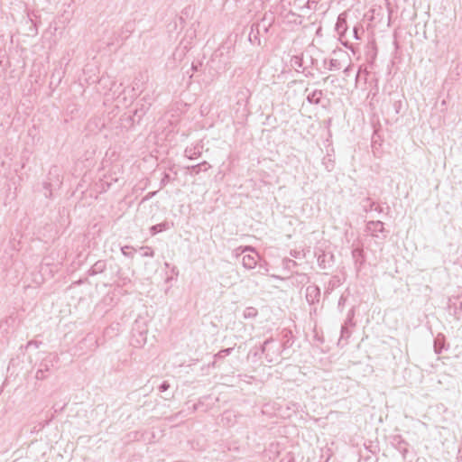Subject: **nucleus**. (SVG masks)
<instances>
[{"mask_svg": "<svg viewBox=\"0 0 462 462\" xmlns=\"http://www.w3.org/2000/svg\"><path fill=\"white\" fill-rule=\"evenodd\" d=\"M134 31V23L126 22L121 27L105 29L102 41L107 47H120L131 36Z\"/></svg>", "mask_w": 462, "mask_h": 462, "instance_id": "obj_1", "label": "nucleus"}, {"mask_svg": "<svg viewBox=\"0 0 462 462\" xmlns=\"http://www.w3.org/2000/svg\"><path fill=\"white\" fill-rule=\"evenodd\" d=\"M99 346L98 338L94 333H88L79 342L69 349L74 356H82L88 352L96 350Z\"/></svg>", "mask_w": 462, "mask_h": 462, "instance_id": "obj_2", "label": "nucleus"}, {"mask_svg": "<svg viewBox=\"0 0 462 462\" xmlns=\"http://www.w3.org/2000/svg\"><path fill=\"white\" fill-rule=\"evenodd\" d=\"M261 354L268 363H273L279 359L282 353V346L273 338L269 337L260 346Z\"/></svg>", "mask_w": 462, "mask_h": 462, "instance_id": "obj_3", "label": "nucleus"}, {"mask_svg": "<svg viewBox=\"0 0 462 462\" xmlns=\"http://www.w3.org/2000/svg\"><path fill=\"white\" fill-rule=\"evenodd\" d=\"M250 97H251V92L245 87L239 88L236 94V113L239 114V117L241 119L246 118L249 115L248 101H249Z\"/></svg>", "mask_w": 462, "mask_h": 462, "instance_id": "obj_4", "label": "nucleus"}, {"mask_svg": "<svg viewBox=\"0 0 462 462\" xmlns=\"http://www.w3.org/2000/svg\"><path fill=\"white\" fill-rule=\"evenodd\" d=\"M154 101V97L152 94H145L137 104V107L134 109L133 116H129V120L132 121V124L137 123L139 124L142 117L146 114V112L151 107L152 102Z\"/></svg>", "mask_w": 462, "mask_h": 462, "instance_id": "obj_5", "label": "nucleus"}, {"mask_svg": "<svg viewBox=\"0 0 462 462\" xmlns=\"http://www.w3.org/2000/svg\"><path fill=\"white\" fill-rule=\"evenodd\" d=\"M365 231L371 236L382 240H384L389 233L384 227V223L380 220L368 221L365 225Z\"/></svg>", "mask_w": 462, "mask_h": 462, "instance_id": "obj_6", "label": "nucleus"}, {"mask_svg": "<svg viewBox=\"0 0 462 462\" xmlns=\"http://www.w3.org/2000/svg\"><path fill=\"white\" fill-rule=\"evenodd\" d=\"M315 255L317 257L318 265L320 269H330L335 264L336 259L332 252H325L319 249L315 252Z\"/></svg>", "mask_w": 462, "mask_h": 462, "instance_id": "obj_7", "label": "nucleus"}, {"mask_svg": "<svg viewBox=\"0 0 462 462\" xmlns=\"http://www.w3.org/2000/svg\"><path fill=\"white\" fill-rule=\"evenodd\" d=\"M245 251H251L253 254H245L242 258V264L245 269L251 270L257 265V263H258L257 259L259 258V254L251 246H246L243 250V253Z\"/></svg>", "mask_w": 462, "mask_h": 462, "instance_id": "obj_8", "label": "nucleus"}, {"mask_svg": "<svg viewBox=\"0 0 462 462\" xmlns=\"http://www.w3.org/2000/svg\"><path fill=\"white\" fill-rule=\"evenodd\" d=\"M391 444L402 454L403 460H406L409 452L408 442L401 435H393L391 437Z\"/></svg>", "mask_w": 462, "mask_h": 462, "instance_id": "obj_9", "label": "nucleus"}, {"mask_svg": "<svg viewBox=\"0 0 462 462\" xmlns=\"http://www.w3.org/2000/svg\"><path fill=\"white\" fill-rule=\"evenodd\" d=\"M377 57V46L374 39H371L365 47V61L373 65Z\"/></svg>", "mask_w": 462, "mask_h": 462, "instance_id": "obj_10", "label": "nucleus"}, {"mask_svg": "<svg viewBox=\"0 0 462 462\" xmlns=\"http://www.w3.org/2000/svg\"><path fill=\"white\" fill-rule=\"evenodd\" d=\"M351 255L354 261L356 272V273H358L362 270V267L365 263V256L363 248H354L351 252Z\"/></svg>", "mask_w": 462, "mask_h": 462, "instance_id": "obj_11", "label": "nucleus"}, {"mask_svg": "<svg viewBox=\"0 0 462 462\" xmlns=\"http://www.w3.org/2000/svg\"><path fill=\"white\" fill-rule=\"evenodd\" d=\"M305 297L310 305H314L315 303H318L320 298L319 287L316 284L307 286Z\"/></svg>", "mask_w": 462, "mask_h": 462, "instance_id": "obj_12", "label": "nucleus"}, {"mask_svg": "<svg viewBox=\"0 0 462 462\" xmlns=\"http://www.w3.org/2000/svg\"><path fill=\"white\" fill-rule=\"evenodd\" d=\"M347 14L346 12L341 13L337 20L335 30L339 37V41H342V38L345 37L346 31L348 29L346 23Z\"/></svg>", "mask_w": 462, "mask_h": 462, "instance_id": "obj_13", "label": "nucleus"}, {"mask_svg": "<svg viewBox=\"0 0 462 462\" xmlns=\"http://www.w3.org/2000/svg\"><path fill=\"white\" fill-rule=\"evenodd\" d=\"M275 21V16L273 13H266L264 14L263 17L261 19V21L254 23L258 27L261 29V31L263 33H268L271 26L273 24Z\"/></svg>", "mask_w": 462, "mask_h": 462, "instance_id": "obj_14", "label": "nucleus"}, {"mask_svg": "<svg viewBox=\"0 0 462 462\" xmlns=\"http://www.w3.org/2000/svg\"><path fill=\"white\" fill-rule=\"evenodd\" d=\"M203 151V144L199 142L192 146H188L185 151L184 154L187 158L189 160H195L201 156Z\"/></svg>", "mask_w": 462, "mask_h": 462, "instance_id": "obj_15", "label": "nucleus"}, {"mask_svg": "<svg viewBox=\"0 0 462 462\" xmlns=\"http://www.w3.org/2000/svg\"><path fill=\"white\" fill-rule=\"evenodd\" d=\"M293 335L291 330L284 328L282 331V343L280 346H282V350H286L292 346L294 343Z\"/></svg>", "mask_w": 462, "mask_h": 462, "instance_id": "obj_16", "label": "nucleus"}, {"mask_svg": "<svg viewBox=\"0 0 462 462\" xmlns=\"http://www.w3.org/2000/svg\"><path fill=\"white\" fill-rule=\"evenodd\" d=\"M146 330H136L133 328L132 344L136 347L143 346L146 342Z\"/></svg>", "mask_w": 462, "mask_h": 462, "instance_id": "obj_17", "label": "nucleus"}, {"mask_svg": "<svg viewBox=\"0 0 462 462\" xmlns=\"http://www.w3.org/2000/svg\"><path fill=\"white\" fill-rule=\"evenodd\" d=\"M434 352L436 354H441L443 350L447 349L446 337L442 333H439L434 338L433 342Z\"/></svg>", "mask_w": 462, "mask_h": 462, "instance_id": "obj_18", "label": "nucleus"}, {"mask_svg": "<svg viewBox=\"0 0 462 462\" xmlns=\"http://www.w3.org/2000/svg\"><path fill=\"white\" fill-rule=\"evenodd\" d=\"M262 31L254 23L251 25L248 40L252 44L261 45L260 34Z\"/></svg>", "mask_w": 462, "mask_h": 462, "instance_id": "obj_19", "label": "nucleus"}, {"mask_svg": "<svg viewBox=\"0 0 462 462\" xmlns=\"http://www.w3.org/2000/svg\"><path fill=\"white\" fill-rule=\"evenodd\" d=\"M73 5L74 2L72 0H70L68 4H64V6L67 5V7L63 10L61 15H60V18H62V21L60 20V23H69L71 20L74 14Z\"/></svg>", "mask_w": 462, "mask_h": 462, "instance_id": "obj_20", "label": "nucleus"}, {"mask_svg": "<svg viewBox=\"0 0 462 462\" xmlns=\"http://www.w3.org/2000/svg\"><path fill=\"white\" fill-rule=\"evenodd\" d=\"M51 368L47 360L41 363L39 369L36 372V378L38 380H44L49 376Z\"/></svg>", "mask_w": 462, "mask_h": 462, "instance_id": "obj_21", "label": "nucleus"}, {"mask_svg": "<svg viewBox=\"0 0 462 462\" xmlns=\"http://www.w3.org/2000/svg\"><path fill=\"white\" fill-rule=\"evenodd\" d=\"M106 268V262L105 260L97 261L88 270L89 275H96L102 273Z\"/></svg>", "mask_w": 462, "mask_h": 462, "instance_id": "obj_22", "label": "nucleus"}, {"mask_svg": "<svg viewBox=\"0 0 462 462\" xmlns=\"http://www.w3.org/2000/svg\"><path fill=\"white\" fill-rule=\"evenodd\" d=\"M322 97L323 91L320 89H315L307 96L306 99L310 104L319 105L320 104Z\"/></svg>", "mask_w": 462, "mask_h": 462, "instance_id": "obj_23", "label": "nucleus"}, {"mask_svg": "<svg viewBox=\"0 0 462 462\" xmlns=\"http://www.w3.org/2000/svg\"><path fill=\"white\" fill-rule=\"evenodd\" d=\"M233 351L234 347H227L219 350L217 354L214 355V361L209 364L208 366L215 367L217 360L225 358L226 356L231 355Z\"/></svg>", "mask_w": 462, "mask_h": 462, "instance_id": "obj_24", "label": "nucleus"}, {"mask_svg": "<svg viewBox=\"0 0 462 462\" xmlns=\"http://www.w3.org/2000/svg\"><path fill=\"white\" fill-rule=\"evenodd\" d=\"M172 226H173V224H171V223L165 221V222L152 226L150 228V232L152 235H156L158 233H161L162 231L170 229Z\"/></svg>", "mask_w": 462, "mask_h": 462, "instance_id": "obj_25", "label": "nucleus"}, {"mask_svg": "<svg viewBox=\"0 0 462 462\" xmlns=\"http://www.w3.org/2000/svg\"><path fill=\"white\" fill-rule=\"evenodd\" d=\"M210 167L211 166L209 165V163L208 162L204 161L199 164L192 165V166L189 167L188 169H189L191 171V173L199 174L200 171H208Z\"/></svg>", "mask_w": 462, "mask_h": 462, "instance_id": "obj_26", "label": "nucleus"}, {"mask_svg": "<svg viewBox=\"0 0 462 462\" xmlns=\"http://www.w3.org/2000/svg\"><path fill=\"white\" fill-rule=\"evenodd\" d=\"M360 205L362 207V209L365 212H369L374 209V207L375 206V202L373 201L369 197H366L362 199V201L360 202Z\"/></svg>", "mask_w": 462, "mask_h": 462, "instance_id": "obj_27", "label": "nucleus"}, {"mask_svg": "<svg viewBox=\"0 0 462 462\" xmlns=\"http://www.w3.org/2000/svg\"><path fill=\"white\" fill-rule=\"evenodd\" d=\"M51 263L49 261V258H44L42 264L40 272L42 275H45L46 273L51 274L53 276L52 273L54 272L52 268H51Z\"/></svg>", "mask_w": 462, "mask_h": 462, "instance_id": "obj_28", "label": "nucleus"}, {"mask_svg": "<svg viewBox=\"0 0 462 462\" xmlns=\"http://www.w3.org/2000/svg\"><path fill=\"white\" fill-rule=\"evenodd\" d=\"M291 62L297 71H299L298 69L303 68V57L301 55L292 56Z\"/></svg>", "mask_w": 462, "mask_h": 462, "instance_id": "obj_29", "label": "nucleus"}, {"mask_svg": "<svg viewBox=\"0 0 462 462\" xmlns=\"http://www.w3.org/2000/svg\"><path fill=\"white\" fill-rule=\"evenodd\" d=\"M194 13V7L191 5L186 6L182 11L181 14L180 16V23H184L187 18H189V15L193 14Z\"/></svg>", "mask_w": 462, "mask_h": 462, "instance_id": "obj_30", "label": "nucleus"}, {"mask_svg": "<svg viewBox=\"0 0 462 462\" xmlns=\"http://www.w3.org/2000/svg\"><path fill=\"white\" fill-rule=\"evenodd\" d=\"M258 315V310L254 307H247L244 310L243 317L245 319H254Z\"/></svg>", "mask_w": 462, "mask_h": 462, "instance_id": "obj_31", "label": "nucleus"}, {"mask_svg": "<svg viewBox=\"0 0 462 462\" xmlns=\"http://www.w3.org/2000/svg\"><path fill=\"white\" fill-rule=\"evenodd\" d=\"M342 68V63L338 59H331L327 69L328 70H337Z\"/></svg>", "mask_w": 462, "mask_h": 462, "instance_id": "obj_32", "label": "nucleus"}, {"mask_svg": "<svg viewBox=\"0 0 462 462\" xmlns=\"http://www.w3.org/2000/svg\"><path fill=\"white\" fill-rule=\"evenodd\" d=\"M51 183L49 181H44L42 183V189H43V195L45 198H51L52 197V189H51Z\"/></svg>", "mask_w": 462, "mask_h": 462, "instance_id": "obj_33", "label": "nucleus"}, {"mask_svg": "<svg viewBox=\"0 0 462 462\" xmlns=\"http://www.w3.org/2000/svg\"><path fill=\"white\" fill-rule=\"evenodd\" d=\"M122 254L129 258H133L135 253V250L129 245H125L121 248Z\"/></svg>", "mask_w": 462, "mask_h": 462, "instance_id": "obj_34", "label": "nucleus"}, {"mask_svg": "<svg viewBox=\"0 0 462 462\" xmlns=\"http://www.w3.org/2000/svg\"><path fill=\"white\" fill-rule=\"evenodd\" d=\"M282 265L287 270H292L293 268H295L298 265V263L294 260H291L289 258H284L282 260Z\"/></svg>", "mask_w": 462, "mask_h": 462, "instance_id": "obj_35", "label": "nucleus"}, {"mask_svg": "<svg viewBox=\"0 0 462 462\" xmlns=\"http://www.w3.org/2000/svg\"><path fill=\"white\" fill-rule=\"evenodd\" d=\"M365 32V30L362 25H356L353 28V36L356 40L361 39V34Z\"/></svg>", "mask_w": 462, "mask_h": 462, "instance_id": "obj_36", "label": "nucleus"}, {"mask_svg": "<svg viewBox=\"0 0 462 462\" xmlns=\"http://www.w3.org/2000/svg\"><path fill=\"white\" fill-rule=\"evenodd\" d=\"M354 317H355V307H352L347 312L345 324H347L349 326H354L355 325V323L353 322Z\"/></svg>", "mask_w": 462, "mask_h": 462, "instance_id": "obj_37", "label": "nucleus"}, {"mask_svg": "<svg viewBox=\"0 0 462 462\" xmlns=\"http://www.w3.org/2000/svg\"><path fill=\"white\" fill-rule=\"evenodd\" d=\"M102 181H103L102 188L105 189V186H106V189H109L110 186L112 185V182L117 181V179L113 178L112 176H105V179Z\"/></svg>", "mask_w": 462, "mask_h": 462, "instance_id": "obj_38", "label": "nucleus"}, {"mask_svg": "<svg viewBox=\"0 0 462 462\" xmlns=\"http://www.w3.org/2000/svg\"><path fill=\"white\" fill-rule=\"evenodd\" d=\"M141 250L143 251L142 255L143 257H153L154 256V251L149 246H143V247H141Z\"/></svg>", "mask_w": 462, "mask_h": 462, "instance_id": "obj_39", "label": "nucleus"}, {"mask_svg": "<svg viewBox=\"0 0 462 462\" xmlns=\"http://www.w3.org/2000/svg\"><path fill=\"white\" fill-rule=\"evenodd\" d=\"M171 180L172 179L171 178L170 174L164 172L160 182V189L165 187Z\"/></svg>", "mask_w": 462, "mask_h": 462, "instance_id": "obj_40", "label": "nucleus"}, {"mask_svg": "<svg viewBox=\"0 0 462 462\" xmlns=\"http://www.w3.org/2000/svg\"><path fill=\"white\" fill-rule=\"evenodd\" d=\"M79 109L76 105H71L67 107L66 113L70 115V119L74 118V114H78Z\"/></svg>", "mask_w": 462, "mask_h": 462, "instance_id": "obj_41", "label": "nucleus"}, {"mask_svg": "<svg viewBox=\"0 0 462 462\" xmlns=\"http://www.w3.org/2000/svg\"><path fill=\"white\" fill-rule=\"evenodd\" d=\"M393 107L394 110L395 115H399L401 112V109L402 107V100H395L393 104Z\"/></svg>", "mask_w": 462, "mask_h": 462, "instance_id": "obj_42", "label": "nucleus"}, {"mask_svg": "<svg viewBox=\"0 0 462 462\" xmlns=\"http://www.w3.org/2000/svg\"><path fill=\"white\" fill-rule=\"evenodd\" d=\"M346 302V296H345L344 294H342L338 300V303H337V308L339 310V311H342L343 310V308L345 306Z\"/></svg>", "mask_w": 462, "mask_h": 462, "instance_id": "obj_43", "label": "nucleus"}, {"mask_svg": "<svg viewBox=\"0 0 462 462\" xmlns=\"http://www.w3.org/2000/svg\"><path fill=\"white\" fill-rule=\"evenodd\" d=\"M348 326L347 324H345L341 327V337H348L350 336V331L348 330Z\"/></svg>", "mask_w": 462, "mask_h": 462, "instance_id": "obj_44", "label": "nucleus"}, {"mask_svg": "<svg viewBox=\"0 0 462 462\" xmlns=\"http://www.w3.org/2000/svg\"><path fill=\"white\" fill-rule=\"evenodd\" d=\"M169 388H170V383L167 381H163L159 385V391L162 393L166 392Z\"/></svg>", "mask_w": 462, "mask_h": 462, "instance_id": "obj_45", "label": "nucleus"}, {"mask_svg": "<svg viewBox=\"0 0 462 462\" xmlns=\"http://www.w3.org/2000/svg\"><path fill=\"white\" fill-rule=\"evenodd\" d=\"M290 255L294 258H301V257L305 256L304 254H301L300 251H297V250H291Z\"/></svg>", "mask_w": 462, "mask_h": 462, "instance_id": "obj_46", "label": "nucleus"}, {"mask_svg": "<svg viewBox=\"0 0 462 462\" xmlns=\"http://www.w3.org/2000/svg\"><path fill=\"white\" fill-rule=\"evenodd\" d=\"M340 284V280L338 276H334L333 279L329 282V286L334 288L335 286Z\"/></svg>", "mask_w": 462, "mask_h": 462, "instance_id": "obj_47", "label": "nucleus"}, {"mask_svg": "<svg viewBox=\"0 0 462 462\" xmlns=\"http://www.w3.org/2000/svg\"><path fill=\"white\" fill-rule=\"evenodd\" d=\"M340 42H341V43H342L345 47H346V48L350 49V50H351V51H352L354 54L356 53V49H355V47H354L353 45H350V44H349V42H348V41H344V38H342V41H340Z\"/></svg>", "mask_w": 462, "mask_h": 462, "instance_id": "obj_48", "label": "nucleus"}, {"mask_svg": "<svg viewBox=\"0 0 462 462\" xmlns=\"http://www.w3.org/2000/svg\"><path fill=\"white\" fill-rule=\"evenodd\" d=\"M157 193V191H151V192H148L145 197L143 199V201H145V200H149L151 199L152 198H153L155 196V194Z\"/></svg>", "mask_w": 462, "mask_h": 462, "instance_id": "obj_49", "label": "nucleus"}, {"mask_svg": "<svg viewBox=\"0 0 462 462\" xmlns=\"http://www.w3.org/2000/svg\"><path fill=\"white\" fill-rule=\"evenodd\" d=\"M182 413H183V411H179V412H177L176 414H174V415H172V416H170V417L166 418V420L171 422V421H173L176 418H178V417L181 416V415H182Z\"/></svg>", "mask_w": 462, "mask_h": 462, "instance_id": "obj_50", "label": "nucleus"}, {"mask_svg": "<svg viewBox=\"0 0 462 462\" xmlns=\"http://www.w3.org/2000/svg\"><path fill=\"white\" fill-rule=\"evenodd\" d=\"M259 265V268L260 269H263L264 272H268V269H267V263L266 262H263V263H257Z\"/></svg>", "mask_w": 462, "mask_h": 462, "instance_id": "obj_51", "label": "nucleus"}, {"mask_svg": "<svg viewBox=\"0 0 462 462\" xmlns=\"http://www.w3.org/2000/svg\"><path fill=\"white\" fill-rule=\"evenodd\" d=\"M250 355H253V356L254 357H259L261 354V351H260V348L257 349L256 351L253 352V350L250 351Z\"/></svg>", "mask_w": 462, "mask_h": 462, "instance_id": "obj_52", "label": "nucleus"}, {"mask_svg": "<svg viewBox=\"0 0 462 462\" xmlns=\"http://www.w3.org/2000/svg\"><path fill=\"white\" fill-rule=\"evenodd\" d=\"M351 69H352V65H351V64H349L347 67H346V68H345V69H344V71H343V72H344V74H346V76H348V75H349V73H350V71H351Z\"/></svg>", "mask_w": 462, "mask_h": 462, "instance_id": "obj_53", "label": "nucleus"}, {"mask_svg": "<svg viewBox=\"0 0 462 462\" xmlns=\"http://www.w3.org/2000/svg\"><path fill=\"white\" fill-rule=\"evenodd\" d=\"M135 89H139V83L137 81V79H135V80L134 81L133 91H134Z\"/></svg>", "mask_w": 462, "mask_h": 462, "instance_id": "obj_54", "label": "nucleus"}, {"mask_svg": "<svg viewBox=\"0 0 462 462\" xmlns=\"http://www.w3.org/2000/svg\"><path fill=\"white\" fill-rule=\"evenodd\" d=\"M373 210H374V211H376L378 213H382L383 212V208L380 207V206H374Z\"/></svg>", "mask_w": 462, "mask_h": 462, "instance_id": "obj_55", "label": "nucleus"}, {"mask_svg": "<svg viewBox=\"0 0 462 462\" xmlns=\"http://www.w3.org/2000/svg\"><path fill=\"white\" fill-rule=\"evenodd\" d=\"M34 345L35 346H37V342H32V341H30L28 344H27V347H30L31 346Z\"/></svg>", "mask_w": 462, "mask_h": 462, "instance_id": "obj_56", "label": "nucleus"}, {"mask_svg": "<svg viewBox=\"0 0 462 462\" xmlns=\"http://www.w3.org/2000/svg\"><path fill=\"white\" fill-rule=\"evenodd\" d=\"M313 3H316V2L314 0H309L308 1V7L311 8V5H313Z\"/></svg>", "mask_w": 462, "mask_h": 462, "instance_id": "obj_57", "label": "nucleus"}, {"mask_svg": "<svg viewBox=\"0 0 462 462\" xmlns=\"http://www.w3.org/2000/svg\"><path fill=\"white\" fill-rule=\"evenodd\" d=\"M191 68H192L193 70H198V66L195 65L194 63H192V67Z\"/></svg>", "mask_w": 462, "mask_h": 462, "instance_id": "obj_58", "label": "nucleus"}, {"mask_svg": "<svg viewBox=\"0 0 462 462\" xmlns=\"http://www.w3.org/2000/svg\"><path fill=\"white\" fill-rule=\"evenodd\" d=\"M394 46H395V49L397 50L399 48V43L397 41H394Z\"/></svg>", "mask_w": 462, "mask_h": 462, "instance_id": "obj_59", "label": "nucleus"}, {"mask_svg": "<svg viewBox=\"0 0 462 462\" xmlns=\"http://www.w3.org/2000/svg\"><path fill=\"white\" fill-rule=\"evenodd\" d=\"M198 407H199V404H194L193 405V411H196L198 410Z\"/></svg>", "mask_w": 462, "mask_h": 462, "instance_id": "obj_60", "label": "nucleus"}, {"mask_svg": "<svg viewBox=\"0 0 462 462\" xmlns=\"http://www.w3.org/2000/svg\"><path fill=\"white\" fill-rule=\"evenodd\" d=\"M315 337L317 338V340L320 341L321 343L323 342V340L320 338V337H318L317 335L315 336Z\"/></svg>", "mask_w": 462, "mask_h": 462, "instance_id": "obj_61", "label": "nucleus"}, {"mask_svg": "<svg viewBox=\"0 0 462 462\" xmlns=\"http://www.w3.org/2000/svg\"><path fill=\"white\" fill-rule=\"evenodd\" d=\"M329 458H330V455H328V456L327 457V458L325 459V461H324V462H328Z\"/></svg>", "mask_w": 462, "mask_h": 462, "instance_id": "obj_62", "label": "nucleus"}]
</instances>
